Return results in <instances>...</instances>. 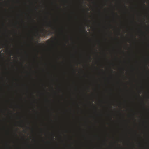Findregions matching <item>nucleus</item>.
Returning <instances> with one entry per match:
<instances>
[{"label":"nucleus","mask_w":149,"mask_h":149,"mask_svg":"<svg viewBox=\"0 0 149 149\" xmlns=\"http://www.w3.org/2000/svg\"><path fill=\"white\" fill-rule=\"evenodd\" d=\"M86 33H87V31H86Z\"/></svg>","instance_id":"obj_9"},{"label":"nucleus","mask_w":149,"mask_h":149,"mask_svg":"<svg viewBox=\"0 0 149 149\" xmlns=\"http://www.w3.org/2000/svg\"><path fill=\"white\" fill-rule=\"evenodd\" d=\"M41 45H44V44H43V43H41Z\"/></svg>","instance_id":"obj_5"},{"label":"nucleus","mask_w":149,"mask_h":149,"mask_svg":"<svg viewBox=\"0 0 149 149\" xmlns=\"http://www.w3.org/2000/svg\"><path fill=\"white\" fill-rule=\"evenodd\" d=\"M38 35V36H39V38H40V35H39H39Z\"/></svg>","instance_id":"obj_6"},{"label":"nucleus","mask_w":149,"mask_h":149,"mask_svg":"<svg viewBox=\"0 0 149 149\" xmlns=\"http://www.w3.org/2000/svg\"><path fill=\"white\" fill-rule=\"evenodd\" d=\"M52 149H53V148H52Z\"/></svg>","instance_id":"obj_10"},{"label":"nucleus","mask_w":149,"mask_h":149,"mask_svg":"<svg viewBox=\"0 0 149 149\" xmlns=\"http://www.w3.org/2000/svg\"><path fill=\"white\" fill-rule=\"evenodd\" d=\"M112 1V3L113 2V1ZM144 1V2H145L146 1Z\"/></svg>","instance_id":"obj_2"},{"label":"nucleus","mask_w":149,"mask_h":149,"mask_svg":"<svg viewBox=\"0 0 149 149\" xmlns=\"http://www.w3.org/2000/svg\"><path fill=\"white\" fill-rule=\"evenodd\" d=\"M43 31H44V32H42V36L44 37H45L46 35H52L53 34L52 32L51 31H49L48 33H47V31H45V29H43Z\"/></svg>","instance_id":"obj_1"},{"label":"nucleus","mask_w":149,"mask_h":149,"mask_svg":"<svg viewBox=\"0 0 149 149\" xmlns=\"http://www.w3.org/2000/svg\"><path fill=\"white\" fill-rule=\"evenodd\" d=\"M113 5L112 4V15H113V14H114V12H113Z\"/></svg>","instance_id":"obj_3"},{"label":"nucleus","mask_w":149,"mask_h":149,"mask_svg":"<svg viewBox=\"0 0 149 149\" xmlns=\"http://www.w3.org/2000/svg\"><path fill=\"white\" fill-rule=\"evenodd\" d=\"M33 22H34V21H35L33 19Z\"/></svg>","instance_id":"obj_7"},{"label":"nucleus","mask_w":149,"mask_h":149,"mask_svg":"<svg viewBox=\"0 0 149 149\" xmlns=\"http://www.w3.org/2000/svg\"><path fill=\"white\" fill-rule=\"evenodd\" d=\"M48 26H49V27H51V24H49V25H48Z\"/></svg>","instance_id":"obj_4"},{"label":"nucleus","mask_w":149,"mask_h":149,"mask_svg":"<svg viewBox=\"0 0 149 149\" xmlns=\"http://www.w3.org/2000/svg\"><path fill=\"white\" fill-rule=\"evenodd\" d=\"M140 94V93L139 92V94Z\"/></svg>","instance_id":"obj_8"}]
</instances>
